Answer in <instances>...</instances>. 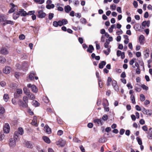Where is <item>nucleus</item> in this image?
I'll return each mask as SVG.
<instances>
[{
	"instance_id": "obj_1",
	"label": "nucleus",
	"mask_w": 152,
	"mask_h": 152,
	"mask_svg": "<svg viewBox=\"0 0 152 152\" xmlns=\"http://www.w3.org/2000/svg\"><path fill=\"white\" fill-rule=\"evenodd\" d=\"M0 53L4 55L8 54L9 53V51L8 48L4 46L0 48Z\"/></svg>"
},
{
	"instance_id": "obj_2",
	"label": "nucleus",
	"mask_w": 152,
	"mask_h": 152,
	"mask_svg": "<svg viewBox=\"0 0 152 152\" xmlns=\"http://www.w3.org/2000/svg\"><path fill=\"white\" fill-rule=\"evenodd\" d=\"M24 10H21L15 12L13 15V18L16 20L20 16V15H21V14L23 12Z\"/></svg>"
},
{
	"instance_id": "obj_3",
	"label": "nucleus",
	"mask_w": 152,
	"mask_h": 152,
	"mask_svg": "<svg viewBox=\"0 0 152 152\" xmlns=\"http://www.w3.org/2000/svg\"><path fill=\"white\" fill-rule=\"evenodd\" d=\"M27 86L28 88H31L32 91L33 92L36 93L37 92V88L35 85L29 83L27 85Z\"/></svg>"
},
{
	"instance_id": "obj_4",
	"label": "nucleus",
	"mask_w": 152,
	"mask_h": 152,
	"mask_svg": "<svg viewBox=\"0 0 152 152\" xmlns=\"http://www.w3.org/2000/svg\"><path fill=\"white\" fill-rule=\"evenodd\" d=\"M112 85L116 91L118 92L119 91V88L118 85H117V83L116 81L115 80L112 81Z\"/></svg>"
},
{
	"instance_id": "obj_5",
	"label": "nucleus",
	"mask_w": 152,
	"mask_h": 152,
	"mask_svg": "<svg viewBox=\"0 0 152 152\" xmlns=\"http://www.w3.org/2000/svg\"><path fill=\"white\" fill-rule=\"evenodd\" d=\"M38 14L37 15L38 17L41 18H42L45 17L46 14L43 12L42 10H39L38 12Z\"/></svg>"
},
{
	"instance_id": "obj_6",
	"label": "nucleus",
	"mask_w": 152,
	"mask_h": 152,
	"mask_svg": "<svg viewBox=\"0 0 152 152\" xmlns=\"http://www.w3.org/2000/svg\"><path fill=\"white\" fill-rule=\"evenodd\" d=\"M18 104L20 107L26 108L28 106V105L27 103L23 102L20 99L18 101Z\"/></svg>"
},
{
	"instance_id": "obj_7",
	"label": "nucleus",
	"mask_w": 152,
	"mask_h": 152,
	"mask_svg": "<svg viewBox=\"0 0 152 152\" xmlns=\"http://www.w3.org/2000/svg\"><path fill=\"white\" fill-rule=\"evenodd\" d=\"M3 130L4 132L7 133L9 132L10 130V127L9 124L7 123L5 124L3 128Z\"/></svg>"
},
{
	"instance_id": "obj_8",
	"label": "nucleus",
	"mask_w": 152,
	"mask_h": 152,
	"mask_svg": "<svg viewBox=\"0 0 152 152\" xmlns=\"http://www.w3.org/2000/svg\"><path fill=\"white\" fill-rule=\"evenodd\" d=\"M142 112L144 114L149 115H151L152 113V111L151 110H147L144 108L142 109Z\"/></svg>"
},
{
	"instance_id": "obj_9",
	"label": "nucleus",
	"mask_w": 152,
	"mask_h": 152,
	"mask_svg": "<svg viewBox=\"0 0 152 152\" xmlns=\"http://www.w3.org/2000/svg\"><path fill=\"white\" fill-rule=\"evenodd\" d=\"M11 68L9 66H6L3 69V72L5 74H8L10 73Z\"/></svg>"
},
{
	"instance_id": "obj_10",
	"label": "nucleus",
	"mask_w": 152,
	"mask_h": 152,
	"mask_svg": "<svg viewBox=\"0 0 152 152\" xmlns=\"http://www.w3.org/2000/svg\"><path fill=\"white\" fill-rule=\"evenodd\" d=\"M16 140H13L12 138H11L10 140L9 145L11 147H14L16 145Z\"/></svg>"
},
{
	"instance_id": "obj_11",
	"label": "nucleus",
	"mask_w": 152,
	"mask_h": 152,
	"mask_svg": "<svg viewBox=\"0 0 152 152\" xmlns=\"http://www.w3.org/2000/svg\"><path fill=\"white\" fill-rule=\"evenodd\" d=\"M35 13L34 11H29L28 13H26V11H24L21 14V16H25L28 15H33Z\"/></svg>"
},
{
	"instance_id": "obj_12",
	"label": "nucleus",
	"mask_w": 152,
	"mask_h": 152,
	"mask_svg": "<svg viewBox=\"0 0 152 152\" xmlns=\"http://www.w3.org/2000/svg\"><path fill=\"white\" fill-rule=\"evenodd\" d=\"M94 122L95 123L97 124L98 125H102L103 123V121L102 118L100 119H95L94 120Z\"/></svg>"
},
{
	"instance_id": "obj_13",
	"label": "nucleus",
	"mask_w": 152,
	"mask_h": 152,
	"mask_svg": "<svg viewBox=\"0 0 152 152\" xmlns=\"http://www.w3.org/2000/svg\"><path fill=\"white\" fill-rule=\"evenodd\" d=\"M139 42L141 45H143L144 43L145 38L143 35H141L139 39Z\"/></svg>"
},
{
	"instance_id": "obj_14",
	"label": "nucleus",
	"mask_w": 152,
	"mask_h": 152,
	"mask_svg": "<svg viewBox=\"0 0 152 152\" xmlns=\"http://www.w3.org/2000/svg\"><path fill=\"white\" fill-rule=\"evenodd\" d=\"M150 20H148L147 21H144L142 22V25L143 27H145L147 26L148 27L150 26Z\"/></svg>"
},
{
	"instance_id": "obj_15",
	"label": "nucleus",
	"mask_w": 152,
	"mask_h": 152,
	"mask_svg": "<svg viewBox=\"0 0 152 152\" xmlns=\"http://www.w3.org/2000/svg\"><path fill=\"white\" fill-rule=\"evenodd\" d=\"M65 144V141L62 140H60L56 143L57 145H59L61 146H64Z\"/></svg>"
},
{
	"instance_id": "obj_16",
	"label": "nucleus",
	"mask_w": 152,
	"mask_h": 152,
	"mask_svg": "<svg viewBox=\"0 0 152 152\" xmlns=\"http://www.w3.org/2000/svg\"><path fill=\"white\" fill-rule=\"evenodd\" d=\"M46 132L48 134H50L51 133V129L48 125H46L44 127Z\"/></svg>"
},
{
	"instance_id": "obj_17",
	"label": "nucleus",
	"mask_w": 152,
	"mask_h": 152,
	"mask_svg": "<svg viewBox=\"0 0 152 152\" xmlns=\"http://www.w3.org/2000/svg\"><path fill=\"white\" fill-rule=\"evenodd\" d=\"M147 137L149 139H152V128H150L149 129Z\"/></svg>"
},
{
	"instance_id": "obj_18",
	"label": "nucleus",
	"mask_w": 152,
	"mask_h": 152,
	"mask_svg": "<svg viewBox=\"0 0 152 152\" xmlns=\"http://www.w3.org/2000/svg\"><path fill=\"white\" fill-rule=\"evenodd\" d=\"M94 50L93 46L91 45H89V48L87 50V51L90 53H92Z\"/></svg>"
},
{
	"instance_id": "obj_19",
	"label": "nucleus",
	"mask_w": 152,
	"mask_h": 152,
	"mask_svg": "<svg viewBox=\"0 0 152 152\" xmlns=\"http://www.w3.org/2000/svg\"><path fill=\"white\" fill-rule=\"evenodd\" d=\"M36 75V73L33 72H31L29 75V78L31 80H33L34 78V76Z\"/></svg>"
},
{
	"instance_id": "obj_20",
	"label": "nucleus",
	"mask_w": 152,
	"mask_h": 152,
	"mask_svg": "<svg viewBox=\"0 0 152 152\" xmlns=\"http://www.w3.org/2000/svg\"><path fill=\"white\" fill-rule=\"evenodd\" d=\"M31 124L33 125H34L36 126H37L38 124L37 122V118L36 117H34L31 122Z\"/></svg>"
},
{
	"instance_id": "obj_21",
	"label": "nucleus",
	"mask_w": 152,
	"mask_h": 152,
	"mask_svg": "<svg viewBox=\"0 0 152 152\" xmlns=\"http://www.w3.org/2000/svg\"><path fill=\"white\" fill-rule=\"evenodd\" d=\"M106 64V62L104 61H102L99 64V67L100 69H102Z\"/></svg>"
},
{
	"instance_id": "obj_22",
	"label": "nucleus",
	"mask_w": 152,
	"mask_h": 152,
	"mask_svg": "<svg viewBox=\"0 0 152 152\" xmlns=\"http://www.w3.org/2000/svg\"><path fill=\"white\" fill-rule=\"evenodd\" d=\"M124 37L125 39L124 41L125 44H126L128 43L129 41L128 36L127 35H124Z\"/></svg>"
},
{
	"instance_id": "obj_23",
	"label": "nucleus",
	"mask_w": 152,
	"mask_h": 152,
	"mask_svg": "<svg viewBox=\"0 0 152 152\" xmlns=\"http://www.w3.org/2000/svg\"><path fill=\"white\" fill-rule=\"evenodd\" d=\"M43 139L46 143H50V140L49 138L46 136L43 137Z\"/></svg>"
},
{
	"instance_id": "obj_24",
	"label": "nucleus",
	"mask_w": 152,
	"mask_h": 152,
	"mask_svg": "<svg viewBox=\"0 0 152 152\" xmlns=\"http://www.w3.org/2000/svg\"><path fill=\"white\" fill-rule=\"evenodd\" d=\"M26 146L28 148H32L33 147L32 145L30 142H26Z\"/></svg>"
},
{
	"instance_id": "obj_25",
	"label": "nucleus",
	"mask_w": 152,
	"mask_h": 152,
	"mask_svg": "<svg viewBox=\"0 0 152 152\" xmlns=\"http://www.w3.org/2000/svg\"><path fill=\"white\" fill-rule=\"evenodd\" d=\"M28 96V98L30 99L33 100L35 99V96L34 95L31 93V92L30 93L29 95H27Z\"/></svg>"
},
{
	"instance_id": "obj_26",
	"label": "nucleus",
	"mask_w": 152,
	"mask_h": 152,
	"mask_svg": "<svg viewBox=\"0 0 152 152\" xmlns=\"http://www.w3.org/2000/svg\"><path fill=\"white\" fill-rule=\"evenodd\" d=\"M32 105L35 107L39 106L40 104L36 100H33L32 102Z\"/></svg>"
},
{
	"instance_id": "obj_27",
	"label": "nucleus",
	"mask_w": 152,
	"mask_h": 152,
	"mask_svg": "<svg viewBox=\"0 0 152 152\" xmlns=\"http://www.w3.org/2000/svg\"><path fill=\"white\" fill-rule=\"evenodd\" d=\"M18 134L20 135H22L23 133V130L21 127H19L18 129V131L17 132Z\"/></svg>"
},
{
	"instance_id": "obj_28",
	"label": "nucleus",
	"mask_w": 152,
	"mask_h": 152,
	"mask_svg": "<svg viewBox=\"0 0 152 152\" xmlns=\"http://www.w3.org/2000/svg\"><path fill=\"white\" fill-rule=\"evenodd\" d=\"M24 93L26 95H29L30 93L29 90H28L26 88H23Z\"/></svg>"
},
{
	"instance_id": "obj_29",
	"label": "nucleus",
	"mask_w": 152,
	"mask_h": 152,
	"mask_svg": "<svg viewBox=\"0 0 152 152\" xmlns=\"http://www.w3.org/2000/svg\"><path fill=\"white\" fill-rule=\"evenodd\" d=\"M130 98L132 103L134 104H136L135 97L133 94H132L131 95Z\"/></svg>"
},
{
	"instance_id": "obj_30",
	"label": "nucleus",
	"mask_w": 152,
	"mask_h": 152,
	"mask_svg": "<svg viewBox=\"0 0 152 152\" xmlns=\"http://www.w3.org/2000/svg\"><path fill=\"white\" fill-rule=\"evenodd\" d=\"M3 99L6 102H7L9 99V96L8 94H5L3 96Z\"/></svg>"
},
{
	"instance_id": "obj_31",
	"label": "nucleus",
	"mask_w": 152,
	"mask_h": 152,
	"mask_svg": "<svg viewBox=\"0 0 152 152\" xmlns=\"http://www.w3.org/2000/svg\"><path fill=\"white\" fill-rule=\"evenodd\" d=\"M112 80L110 77H109L107 78V86H109L110 85V83L112 81Z\"/></svg>"
},
{
	"instance_id": "obj_32",
	"label": "nucleus",
	"mask_w": 152,
	"mask_h": 152,
	"mask_svg": "<svg viewBox=\"0 0 152 152\" xmlns=\"http://www.w3.org/2000/svg\"><path fill=\"white\" fill-rule=\"evenodd\" d=\"M54 7V5L53 4H48L46 6V7L47 9H53Z\"/></svg>"
},
{
	"instance_id": "obj_33",
	"label": "nucleus",
	"mask_w": 152,
	"mask_h": 152,
	"mask_svg": "<svg viewBox=\"0 0 152 152\" xmlns=\"http://www.w3.org/2000/svg\"><path fill=\"white\" fill-rule=\"evenodd\" d=\"M6 59L4 57H1L0 58V63L1 64H4L6 62Z\"/></svg>"
},
{
	"instance_id": "obj_34",
	"label": "nucleus",
	"mask_w": 152,
	"mask_h": 152,
	"mask_svg": "<svg viewBox=\"0 0 152 152\" xmlns=\"http://www.w3.org/2000/svg\"><path fill=\"white\" fill-rule=\"evenodd\" d=\"M19 134H18V133L16 132H15V134L14 135V139L13 140H16L18 139V137Z\"/></svg>"
},
{
	"instance_id": "obj_35",
	"label": "nucleus",
	"mask_w": 152,
	"mask_h": 152,
	"mask_svg": "<svg viewBox=\"0 0 152 152\" xmlns=\"http://www.w3.org/2000/svg\"><path fill=\"white\" fill-rule=\"evenodd\" d=\"M43 100L45 103H48L49 102V100L48 97L46 96H45L43 97Z\"/></svg>"
},
{
	"instance_id": "obj_36",
	"label": "nucleus",
	"mask_w": 152,
	"mask_h": 152,
	"mask_svg": "<svg viewBox=\"0 0 152 152\" xmlns=\"http://www.w3.org/2000/svg\"><path fill=\"white\" fill-rule=\"evenodd\" d=\"M109 43L110 42L108 41L107 39L104 44V47H105V48H109L110 47L109 45Z\"/></svg>"
},
{
	"instance_id": "obj_37",
	"label": "nucleus",
	"mask_w": 152,
	"mask_h": 152,
	"mask_svg": "<svg viewBox=\"0 0 152 152\" xmlns=\"http://www.w3.org/2000/svg\"><path fill=\"white\" fill-rule=\"evenodd\" d=\"M140 100L142 102L144 101L145 99L144 95L143 94H141L140 95Z\"/></svg>"
},
{
	"instance_id": "obj_38",
	"label": "nucleus",
	"mask_w": 152,
	"mask_h": 152,
	"mask_svg": "<svg viewBox=\"0 0 152 152\" xmlns=\"http://www.w3.org/2000/svg\"><path fill=\"white\" fill-rule=\"evenodd\" d=\"M34 1L36 3H38L40 4H43L44 2L43 0H34Z\"/></svg>"
},
{
	"instance_id": "obj_39",
	"label": "nucleus",
	"mask_w": 152,
	"mask_h": 152,
	"mask_svg": "<svg viewBox=\"0 0 152 152\" xmlns=\"http://www.w3.org/2000/svg\"><path fill=\"white\" fill-rule=\"evenodd\" d=\"M23 100L24 102L28 104V98L26 96H24L23 98Z\"/></svg>"
},
{
	"instance_id": "obj_40",
	"label": "nucleus",
	"mask_w": 152,
	"mask_h": 152,
	"mask_svg": "<svg viewBox=\"0 0 152 152\" xmlns=\"http://www.w3.org/2000/svg\"><path fill=\"white\" fill-rule=\"evenodd\" d=\"M5 23L6 24H10L11 25H13L14 24L13 21L10 20H6L5 21Z\"/></svg>"
},
{
	"instance_id": "obj_41",
	"label": "nucleus",
	"mask_w": 152,
	"mask_h": 152,
	"mask_svg": "<svg viewBox=\"0 0 152 152\" xmlns=\"http://www.w3.org/2000/svg\"><path fill=\"white\" fill-rule=\"evenodd\" d=\"M5 110L3 107H0V113L3 114L5 112Z\"/></svg>"
},
{
	"instance_id": "obj_42",
	"label": "nucleus",
	"mask_w": 152,
	"mask_h": 152,
	"mask_svg": "<svg viewBox=\"0 0 152 152\" xmlns=\"http://www.w3.org/2000/svg\"><path fill=\"white\" fill-rule=\"evenodd\" d=\"M0 16L1 17L2 21L5 22V21L6 20V16L5 15H0Z\"/></svg>"
},
{
	"instance_id": "obj_43",
	"label": "nucleus",
	"mask_w": 152,
	"mask_h": 152,
	"mask_svg": "<svg viewBox=\"0 0 152 152\" xmlns=\"http://www.w3.org/2000/svg\"><path fill=\"white\" fill-rule=\"evenodd\" d=\"M141 87L143 89L145 90H147L148 89V88L145 85L142 84L141 85Z\"/></svg>"
},
{
	"instance_id": "obj_44",
	"label": "nucleus",
	"mask_w": 152,
	"mask_h": 152,
	"mask_svg": "<svg viewBox=\"0 0 152 152\" xmlns=\"http://www.w3.org/2000/svg\"><path fill=\"white\" fill-rule=\"evenodd\" d=\"M80 22L82 24H86V20L84 18H82L80 19Z\"/></svg>"
},
{
	"instance_id": "obj_45",
	"label": "nucleus",
	"mask_w": 152,
	"mask_h": 152,
	"mask_svg": "<svg viewBox=\"0 0 152 152\" xmlns=\"http://www.w3.org/2000/svg\"><path fill=\"white\" fill-rule=\"evenodd\" d=\"M136 60V59L135 58H133L129 62V64L130 65H132L134 63V61H135Z\"/></svg>"
},
{
	"instance_id": "obj_46",
	"label": "nucleus",
	"mask_w": 152,
	"mask_h": 152,
	"mask_svg": "<svg viewBox=\"0 0 152 152\" xmlns=\"http://www.w3.org/2000/svg\"><path fill=\"white\" fill-rule=\"evenodd\" d=\"M108 118V116L107 115H104L102 117V120L104 121H106L107 120Z\"/></svg>"
},
{
	"instance_id": "obj_47",
	"label": "nucleus",
	"mask_w": 152,
	"mask_h": 152,
	"mask_svg": "<svg viewBox=\"0 0 152 152\" xmlns=\"http://www.w3.org/2000/svg\"><path fill=\"white\" fill-rule=\"evenodd\" d=\"M17 93L18 94H21L22 93V90L20 88L17 89L16 90Z\"/></svg>"
},
{
	"instance_id": "obj_48",
	"label": "nucleus",
	"mask_w": 152,
	"mask_h": 152,
	"mask_svg": "<svg viewBox=\"0 0 152 152\" xmlns=\"http://www.w3.org/2000/svg\"><path fill=\"white\" fill-rule=\"evenodd\" d=\"M54 14L53 13H50L49 14L48 19L49 20H51L53 18Z\"/></svg>"
},
{
	"instance_id": "obj_49",
	"label": "nucleus",
	"mask_w": 152,
	"mask_h": 152,
	"mask_svg": "<svg viewBox=\"0 0 152 152\" xmlns=\"http://www.w3.org/2000/svg\"><path fill=\"white\" fill-rule=\"evenodd\" d=\"M137 142H138V144L140 145H141L142 144V140L141 139L139 138V137H137Z\"/></svg>"
},
{
	"instance_id": "obj_50",
	"label": "nucleus",
	"mask_w": 152,
	"mask_h": 152,
	"mask_svg": "<svg viewBox=\"0 0 152 152\" xmlns=\"http://www.w3.org/2000/svg\"><path fill=\"white\" fill-rule=\"evenodd\" d=\"M61 21L63 24V25H66L68 23V21L66 19H63Z\"/></svg>"
},
{
	"instance_id": "obj_51",
	"label": "nucleus",
	"mask_w": 152,
	"mask_h": 152,
	"mask_svg": "<svg viewBox=\"0 0 152 152\" xmlns=\"http://www.w3.org/2000/svg\"><path fill=\"white\" fill-rule=\"evenodd\" d=\"M99 84L100 88H102L103 86L102 83L101 79L99 78Z\"/></svg>"
},
{
	"instance_id": "obj_52",
	"label": "nucleus",
	"mask_w": 152,
	"mask_h": 152,
	"mask_svg": "<svg viewBox=\"0 0 152 152\" xmlns=\"http://www.w3.org/2000/svg\"><path fill=\"white\" fill-rule=\"evenodd\" d=\"M19 38L20 39H24L25 38V36L24 34H21L19 36Z\"/></svg>"
},
{
	"instance_id": "obj_53",
	"label": "nucleus",
	"mask_w": 152,
	"mask_h": 152,
	"mask_svg": "<svg viewBox=\"0 0 152 152\" xmlns=\"http://www.w3.org/2000/svg\"><path fill=\"white\" fill-rule=\"evenodd\" d=\"M142 129L145 131H147L148 130V128L146 125L143 126L142 127Z\"/></svg>"
},
{
	"instance_id": "obj_54",
	"label": "nucleus",
	"mask_w": 152,
	"mask_h": 152,
	"mask_svg": "<svg viewBox=\"0 0 152 152\" xmlns=\"http://www.w3.org/2000/svg\"><path fill=\"white\" fill-rule=\"evenodd\" d=\"M63 134V131L61 130H59L57 132V134L59 136H61Z\"/></svg>"
},
{
	"instance_id": "obj_55",
	"label": "nucleus",
	"mask_w": 152,
	"mask_h": 152,
	"mask_svg": "<svg viewBox=\"0 0 152 152\" xmlns=\"http://www.w3.org/2000/svg\"><path fill=\"white\" fill-rule=\"evenodd\" d=\"M20 73L18 72H16L15 73V76L17 78H18L20 76Z\"/></svg>"
},
{
	"instance_id": "obj_56",
	"label": "nucleus",
	"mask_w": 152,
	"mask_h": 152,
	"mask_svg": "<svg viewBox=\"0 0 152 152\" xmlns=\"http://www.w3.org/2000/svg\"><path fill=\"white\" fill-rule=\"evenodd\" d=\"M121 77L124 78L126 77V75L125 72H123L121 75Z\"/></svg>"
},
{
	"instance_id": "obj_57",
	"label": "nucleus",
	"mask_w": 152,
	"mask_h": 152,
	"mask_svg": "<svg viewBox=\"0 0 152 152\" xmlns=\"http://www.w3.org/2000/svg\"><path fill=\"white\" fill-rule=\"evenodd\" d=\"M53 25L55 27H57L58 26V22L54 21L53 22Z\"/></svg>"
},
{
	"instance_id": "obj_58",
	"label": "nucleus",
	"mask_w": 152,
	"mask_h": 152,
	"mask_svg": "<svg viewBox=\"0 0 152 152\" xmlns=\"http://www.w3.org/2000/svg\"><path fill=\"white\" fill-rule=\"evenodd\" d=\"M133 4L135 8H136L137 7L138 4L137 2L136 1H134L133 2Z\"/></svg>"
},
{
	"instance_id": "obj_59",
	"label": "nucleus",
	"mask_w": 152,
	"mask_h": 152,
	"mask_svg": "<svg viewBox=\"0 0 152 152\" xmlns=\"http://www.w3.org/2000/svg\"><path fill=\"white\" fill-rule=\"evenodd\" d=\"M122 52L121 51L118 50L117 52V55L119 57L121 56Z\"/></svg>"
},
{
	"instance_id": "obj_60",
	"label": "nucleus",
	"mask_w": 152,
	"mask_h": 152,
	"mask_svg": "<svg viewBox=\"0 0 152 152\" xmlns=\"http://www.w3.org/2000/svg\"><path fill=\"white\" fill-rule=\"evenodd\" d=\"M101 100L100 99H98L97 100L96 104L98 105L99 106L101 104Z\"/></svg>"
},
{
	"instance_id": "obj_61",
	"label": "nucleus",
	"mask_w": 152,
	"mask_h": 152,
	"mask_svg": "<svg viewBox=\"0 0 152 152\" xmlns=\"http://www.w3.org/2000/svg\"><path fill=\"white\" fill-rule=\"evenodd\" d=\"M0 84L1 86L4 87L5 86L6 83L4 81H1L0 82Z\"/></svg>"
},
{
	"instance_id": "obj_62",
	"label": "nucleus",
	"mask_w": 152,
	"mask_h": 152,
	"mask_svg": "<svg viewBox=\"0 0 152 152\" xmlns=\"http://www.w3.org/2000/svg\"><path fill=\"white\" fill-rule=\"evenodd\" d=\"M93 126V124L92 123H89L87 125V126L89 128H92Z\"/></svg>"
},
{
	"instance_id": "obj_63",
	"label": "nucleus",
	"mask_w": 152,
	"mask_h": 152,
	"mask_svg": "<svg viewBox=\"0 0 152 152\" xmlns=\"http://www.w3.org/2000/svg\"><path fill=\"white\" fill-rule=\"evenodd\" d=\"M141 125H143L145 124V121L143 119H141L139 121Z\"/></svg>"
},
{
	"instance_id": "obj_64",
	"label": "nucleus",
	"mask_w": 152,
	"mask_h": 152,
	"mask_svg": "<svg viewBox=\"0 0 152 152\" xmlns=\"http://www.w3.org/2000/svg\"><path fill=\"white\" fill-rule=\"evenodd\" d=\"M80 148L82 152H85V150L84 147L82 145H80Z\"/></svg>"
}]
</instances>
